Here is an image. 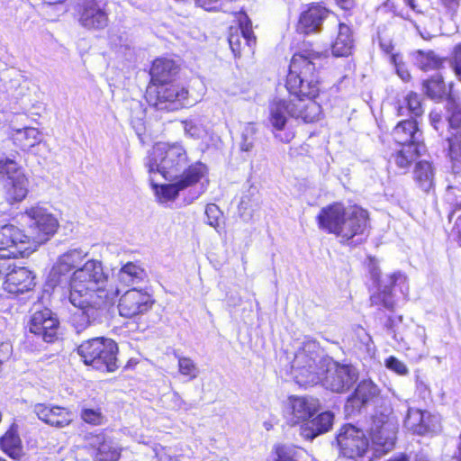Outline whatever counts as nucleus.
I'll return each mask as SVG.
<instances>
[{
  "instance_id": "79ce46f5",
  "label": "nucleus",
  "mask_w": 461,
  "mask_h": 461,
  "mask_svg": "<svg viewBox=\"0 0 461 461\" xmlns=\"http://www.w3.org/2000/svg\"><path fill=\"white\" fill-rule=\"evenodd\" d=\"M415 64L422 70L438 68L441 65V59L431 50H416L413 53Z\"/></svg>"
},
{
  "instance_id": "49530a36",
  "label": "nucleus",
  "mask_w": 461,
  "mask_h": 461,
  "mask_svg": "<svg viewBox=\"0 0 461 461\" xmlns=\"http://www.w3.org/2000/svg\"><path fill=\"white\" fill-rule=\"evenodd\" d=\"M452 207L448 215L449 222L453 224L450 235L461 245V206Z\"/></svg>"
},
{
  "instance_id": "f704fd0d",
  "label": "nucleus",
  "mask_w": 461,
  "mask_h": 461,
  "mask_svg": "<svg viewBox=\"0 0 461 461\" xmlns=\"http://www.w3.org/2000/svg\"><path fill=\"white\" fill-rule=\"evenodd\" d=\"M98 442L95 461H117L121 456L120 448L116 443L106 439L104 436L96 437Z\"/></svg>"
},
{
  "instance_id": "e2e57ef3",
  "label": "nucleus",
  "mask_w": 461,
  "mask_h": 461,
  "mask_svg": "<svg viewBox=\"0 0 461 461\" xmlns=\"http://www.w3.org/2000/svg\"><path fill=\"white\" fill-rule=\"evenodd\" d=\"M415 461H430L427 455L424 453H419L416 455Z\"/></svg>"
},
{
  "instance_id": "7ed1b4c3",
  "label": "nucleus",
  "mask_w": 461,
  "mask_h": 461,
  "mask_svg": "<svg viewBox=\"0 0 461 461\" xmlns=\"http://www.w3.org/2000/svg\"><path fill=\"white\" fill-rule=\"evenodd\" d=\"M315 53H295L290 62L285 86L294 102L304 109L309 101L315 102L320 93V79L314 60Z\"/></svg>"
},
{
  "instance_id": "2eb2a0df",
  "label": "nucleus",
  "mask_w": 461,
  "mask_h": 461,
  "mask_svg": "<svg viewBox=\"0 0 461 461\" xmlns=\"http://www.w3.org/2000/svg\"><path fill=\"white\" fill-rule=\"evenodd\" d=\"M447 152L453 180L447 188L445 198L451 206H461V131L447 139Z\"/></svg>"
},
{
  "instance_id": "680f3d73",
  "label": "nucleus",
  "mask_w": 461,
  "mask_h": 461,
  "mask_svg": "<svg viewBox=\"0 0 461 461\" xmlns=\"http://www.w3.org/2000/svg\"><path fill=\"white\" fill-rule=\"evenodd\" d=\"M386 461H410V457L405 453H400V454L393 456Z\"/></svg>"
},
{
  "instance_id": "72a5a7b5",
  "label": "nucleus",
  "mask_w": 461,
  "mask_h": 461,
  "mask_svg": "<svg viewBox=\"0 0 461 461\" xmlns=\"http://www.w3.org/2000/svg\"><path fill=\"white\" fill-rule=\"evenodd\" d=\"M146 277V271L140 265L132 262L123 265L117 274L119 283L126 286L139 285Z\"/></svg>"
},
{
  "instance_id": "a878e982",
  "label": "nucleus",
  "mask_w": 461,
  "mask_h": 461,
  "mask_svg": "<svg viewBox=\"0 0 461 461\" xmlns=\"http://www.w3.org/2000/svg\"><path fill=\"white\" fill-rule=\"evenodd\" d=\"M34 412L43 422L57 428H63L71 423L73 414L66 408L38 403Z\"/></svg>"
},
{
  "instance_id": "5fc2aeb1",
  "label": "nucleus",
  "mask_w": 461,
  "mask_h": 461,
  "mask_svg": "<svg viewBox=\"0 0 461 461\" xmlns=\"http://www.w3.org/2000/svg\"><path fill=\"white\" fill-rule=\"evenodd\" d=\"M14 258L13 257H7L4 253L0 252V277L3 276H6V274L10 272L11 262L10 259Z\"/></svg>"
},
{
  "instance_id": "bb28decb",
  "label": "nucleus",
  "mask_w": 461,
  "mask_h": 461,
  "mask_svg": "<svg viewBox=\"0 0 461 461\" xmlns=\"http://www.w3.org/2000/svg\"><path fill=\"white\" fill-rule=\"evenodd\" d=\"M329 15V11L320 5H312L300 15L297 31L301 33L310 34L321 30L323 21Z\"/></svg>"
},
{
  "instance_id": "2f4dec72",
  "label": "nucleus",
  "mask_w": 461,
  "mask_h": 461,
  "mask_svg": "<svg viewBox=\"0 0 461 461\" xmlns=\"http://www.w3.org/2000/svg\"><path fill=\"white\" fill-rule=\"evenodd\" d=\"M0 447L12 459L19 460L22 458L23 456V447L16 425L13 424L1 437Z\"/></svg>"
},
{
  "instance_id": "393cba45",
  "label": "nucleus",
  "mask_w": 461,
  "mask_h": 461,
  "mask_svg": "<svg viewBox=\"0 0 461 461\" xmlns=\"http://www.w3.org/2000/svg\"><path fill=\"white\" fill-rule=\"evenodd\" d=\"M287 404L289 422L293 425L308 421L319 408L318 400L312 397L290 396Z\"/></svg>"
},
{
  "instance_id": "cd10ccee",
  "label": "nucleus",
  "mask_w": 461,
  "mask_h": 461,
  "mask_svg": "<svg viewBox=\"0 0 461 461\" xmlns=\"http://www.w3.org/2000/svg\"><path fill=\"white\" fill-rule=\"evenodd\" d=\"M334 416L330 411H323L315 418L301 425L300 434L306 439H313L317 436L329 431L333 424Z\"/></svg>"
},
{
  "instance_id": "9d476101",
  "label": "nucleus",
  "mask_w": 461,
  "mask_h": 461,
  "mask_svg": "<svg viewBox=\"0 0 461 461\" xmlns=\"http://www.w3.org/2000/svg\"><path fill=\"white\" fill-rule=\"evenodd\" d=\"M370 275L377 284V292L370 296L372 305L393 310L397 290L403 299H407L410 287L405 274L397 271L382 276L379 267L373 264L370 267Z\"/></svg>"
},
{
  "instance_id": "09e8293b",
  "label": "nucleus",
  "mask_w": 461,
  "mask_h": 461,
  "mask_svg": "<svg viewBox=\"0 0 461 461\" xmlns=\"http://www.w3.org/2000/svg\"><path fill=\"white\" fill-rule=\"evenodd\" d=\"M205 215L207 218V224L213 227L218 232L219 220L221 217L222 213L220 208L215 203H209L205 208Z\"/></svg>"
},
{
  "instance_id": "ea45409f",
  "label": "nucleus",
  "mask_w": 461,
  "mask_h": 461,
  "mask_svg": "<svg viewBox=\"0 0 461 461\" xmlns=\"http://www.w3.org/2000/svg\"><path fill=\"white\" fill-rule=\"evenodd\" d=\"M185 136L194 140H203L207 135V128L201 117H191L182 122Z\"/></svg>"
},
{
  "instance_id": "13d9d810",
  "label": "nucleus",
  "mask_w": 461,
  "mask_h": 461,
  "mask_svg": "<svg viewBox=\"0 0 461 461\" xmlns=\"http://www.w3.org/2000/svg\"><path fill=\"white\" fill-rule=\"evenodd\" d=\"M255 127L252 124H248L245 126L242 132V139H248L253 140V135L255 134Z\"/></svg>"
},
{
  "instance_id": "e433bc0d",
  "label": "nucleus",
  "mask_w": 461,
  "mask_h": 461,
  "mask_svg": "<svg viewBox=\"0 0 461 461\" xmlns=\"http://www.w3.org/2000/svg\"><path fill=\"white\" fill-rule=\"evenodd\" d=\"M423 145H406L402 146L395 154L392 156V160L395 165L402 169H406L411 164V162L420 154L423 150Z\"/></svg>"
},
{
  "instance_id": "c756f323",
  "label": "nucleus",
  "mask_w": 461,
  "mask_h": 461,
  "mask_svg": "<svg viewBox=\"0 0 461 461\" xmlns=\"http://www.w3.org/2000/svg\"><path fill=\"white\" fill-rule=\"evenodd\" d=\"M393 136L395 141L402 146L423 145L420 141L421 132H420L417 122L414 120H404L394 127Z\"/></svg>"
},
{
  "instance_id": "dca6fc26",
  "label": "nucleus",
  "mask_w": 461,
  "mask_h": 461,
  "mask_svg": "<svg viewBox=\"0 0 461 461\" xmlns=\"http://www.w3.org/2000/svg\"><path fill=\"white\" fill-rule=\"evenodd\" d=\"M337 443L340 454L350 459L363 457L369 450V441L364 431L351 424L341 428Z\"/></svg>"
},
{
  "instance_id": "bf43d9fd",
  "label": "nucleus",
  "mask_w": 461,
  "mask_h": 461,
  "mask_svg": "<svg viewBox=\"0 0 461 461\" xmlns=\"http://www.w3.org/2000/svg\"><path fill=\"white\" fill-rule=\"evenodd\" d=\"M338 5L344 10H350L354 7L356 0H335Z\"/></svg>"
},
{
  "instance_id": "4be33fe9",
  "label": "nucleus",
  "mask_w": 461,
  "mask_h": 461,
  "mask_svg": "<svg viewBox=\"0 0 461 461\" xmlns=\"http://www.w3.org/2000/svg\"><path fill=\"white\" fill-rule=\"evenodd\" d=\"M240 27L230 29L229 36V44L235 57L240 56L245 48L249 52L256 44V37L251 28V22L245 14H241L239 17Z\"/></svg>"
},
{
  "instance_id": "412c9836",
  "label": "nucleus",
  "mask_w": 461,
  "mask_h": 461,
  "mask_svg": "<svg viewBox=\"0 0 461 461\" xmlns=\"http://www.w3.org/2000/svg\"><path fill=\"white\" fill-rule=\"evenodd\" d=\"M59 322L50 309L35 312L29 322V331L45 342H53L58 334Z\"/></svg>"
},
{
  "instance_id": "774afa93",
  "label": "nucleus",
  "mask_w": 461,
  "mask_h": 461,
  "mask_svg": "<svg viewBox=\"0 0 461 461\" xmlns=\"http://www.w3.org/2000/svg\"><path fill=\"white\" fill-rule=\"evenodd\" d=\"M459 439H460V442H459L458 447H457V457L461 461V433H460Z\"/></svg>"
},
{
  "instance_id": "f03ea898",
  "label": "nucleus",
  "mask_w": 461,
  "mask_h": 461,
  "mask_svg": "<svg viewBox=\"0 0 461 461\" xmlns=\"http://www.w3.org/2000/svg\"><path fill=\"white\" fill-rule=\"evenodd\" d=\"M108 276L97 259H88L74 270L69 280V302L82 311V323H77V332L101 321L119 295L118 288H107Z\"/></svg>"
},
{
  "instance_id": "f3484780",
  "label": "nucleus",
  "mask_w": 461,
  "mask_h": 461,
  "mask_svg": "<svg viewBox=\"0 0 461 461\" xmlns=\"http://www.w3.org/2000/svg\"><path fill=\"white\" fill-rule=\"evenodd\" d=\"M106 4L102 0H78L79 24L88 30H102L108 25Z\"/></svg>"
},
{
  "instance_id": "a19ab883",
  "label": "nucleus",
  "mask_w": 461,
  "mask_h": 461,
  "mask_svg": "<svg viewBox=\"0 0 461 461\" xmlns=\"http://www.w3.org/2000/svg\"><path fill=\"white\" fill-rule=\"evenodd\" d=\"M177 359L178 373L185 378L186 381L196 379L200 374L199 367L196 363L190 357L180 356L175 353Z\"/></svg>"
},
{
  "instance_id": "b1692460",
  "label": "nucleus",
  "mask_w": 461,
  "mask_h": 461,
  "mask_svg": "<svg viewBox=\"0 0 461 461\" xmlns=\"http://www.w3.org/2000/svg\"><path fill=\"white\" fill-rule=\"evenodd\" d=\"M379 394L377 385L370 379L361 381L354 393L349 396L345 404V411L348 415H354L358 412L362 407L374 402Z\"/></svg>"
},
{
  "instance_id": "9b49d317",
  "label": "nucleus",
  "mask_w": 461,
  "mask_h": 461,
  "mask_svg": "<svg viewBox=\"0 0 461 461\" xmlns=\"http://www.w3.org/2000/svg\"><path fill=\"white\" fill-rule=\"evenodd\" d=\"M117 352V344L113 339L103 337L86 340L77 348V353L86 365L108 372L118 367Z\"/></svg>"
},
{
  "instance_id": "338daca9",
  "label": "nucleus",
  "mask_w": 461,
  "mask_h": 461,
  "mask_svg": "<svg viewBox=\"0 0 461 461\" xmlns=\"http://www.w3.org/2000/svg\"><path fill=\"white\" fill-rule=\"evenodd\" d=\"M403 2L408 5L413 11H417L416 5L414 4V0H403Z\"/></svg>"
},
{
  "instance_id": "4c0bfd02",
  "label": "nucleus",
  "mask_w": 461,
  "mask_h": 461,
  "mask_svg": "<svg viewBox=\"0 0 461 461\" xmlns=\"http://www.w3.org/2000/svg\"><path fill=\"white\" fill-rule=\"evenodd\" d=\"M397 113L399 116L411 115V117H418L423 113L421 101L416 93H409L402 103L397 107Z\"/></svg>"
},
{
  "instance_id": "a18cd8bd",
  "label": "nucleus",
  "mask_w": 461,
  "mask_h": 461,
  "mask_svg": "<svg viewBox=\"0 0 461 461\" xmlns=\"http://www.w3.org/2000/svg\"><path fill=\"white\" fill-rule=\"evenodd\" d=\"M163 402L166 406V408L173 411H179V410H189V406L186 403V402L180 396V394L173 391L170 393L165 394L163 396Z\"/></svg>"
},
{
  "instance_id": "20e7f679",
  "label": "nucleus",
  "mask_w": 461,
  "mask_h": 461,
  "mask_svg": "<svg viewBox=\"0 0 461 461\" xmlns=\"http://www.w3.org/2000/svg\"><path fill=\"white\" fill-rule=\"evenodd\" d=\"M321 229L333 233L344 240L362 235L368 228V212L357 205L345 208L335 203L322 208L318 215Z\"/></svg>"
},
{
  "instance_id": "473e14b6",
  "label": "nucleus",
  "mask_w": 461,
  "mask_h": 461,
  "mask_svg": "<svg viewBox=\"0 0 461 461\" xmlns=\"http://www.w3.org/2000/svg\"><path fill=\"white\" fill-rule=\"evenodd\" d=\"M353 46L351 29L347 24L340 23L338 35L331 46L332 54L336 57H347L351 54Z\"/></svg>"
},
{
  "instance_id": "4468645a",
  "label": "nucleus",
  "mask_w": 461,
  "mask_h": 461,
  "mask_svg": "<svg viewBox=\"0 0 461 461\" xmlns=\"http://www.w3.org/2000/svg\"><path fill=\"white\" fill-rule=\"evenodd\" d=\"M36 250L32 240L14 224L0 227V252L7 257L25 258Z\"/></svg>"
},
{
  "instance_id": "6e6d98bb",
  "label": "nucleus",
  "mask_w": 461,
  "mask_h": 461,
  "mask_svg": "<svg viewBox=\"0 0 461 461\" xmlns=\"http://www.w3.org/2000/svg\"><path fill=\"white\" fill-rule=\"evenodd\" d=\"M397 55H392L391 57L392 62H393L395 65L397 74L403 81H409L411 78L410 73L407 70L403 69V68L397 63Z\"/></svg>"
},
{
  "instance_id": "5701e85b",
  "label": "nucleus",
  "mask_w": 461,
  "mask_h": 461,
  "mask_svg": "<svg viewBox=\"0 0 461 461\" xmlns=\"http://www.w3.org/2000/svg\"><path fill=\"white\" fill-rule=\"evenodd\" d=\"M34 276L26 267H14L6 274L2 285L3 293L0 296L8 297L30 291L34 286Z\"/></svg>"
},
{
  "instance_id": "69168bd1",
  "label": "nucleus",
  "mask_w": 461,
  "mask_h": 461,
  "mask_svg": "<svg viewBox=\"0 0 461 461\" xmlns=\"http://www.w3.org/2000/svg\"><path fill=\"white\" fill-rule=\"evenodd\" d=\"M294 138V134L289 132L285 133L284 138H281V140L284 142H289Z\"/></svg>"
},
{
  "instance_id": "052dcab7",
  "label": "nucleus",
  "mask_w": 461,
  "mask_h": 461,
  "mask_svg": "<svg viewBox=\"0 0 461 461\" xmlns=\"http://www.w3.org/2000/svg\"><path fill=\"white\" fill-rule=\"evenodd\" d=\"M253 147V140L248 139H242V142L240 143V149L242 151H249Z\"/></svg>"
},
{
  "instance_id": "58836bf2",
  "label": "nucleus",
  "mask_w": 461,
  "mask_h": 461,
  "mask_svg": "<svg viewBox=\"0 0 461 461\" xmlns=\"http://www.w3.org/2000/svg\"><path fill=\"white\" fill-rule=\"evenodd\" d=\"M447 111L448 114V127L455 131L450 133L447 138V140L449 137H452L461 131V102L454 98L452 95H449L447 99Z\"/></svg>"
},
{
  "instance_id": "603ef678",
  "label": "nucleus",
  "mask_w": 461,
  "mask_h": 461,
  "mask_svg": "<svg viewBox=\"0 0 461 461\" xmlns=\"http://www.w3.org/2000/svg\"><path fill=\"white\" fill-rule=\"evenodd\" d=\"M451 65L456 77L461 81V43L454 48Z\"/></svg>"
},
{
  "instance_id": "39448f33",
  "label": "nucleus",
  "mask_w": 461,
  "mask_h": 461,
  "mask_svg": "<svg viewBox=\"0 0 461 461\" xmlns=\"http://www.w3.org/2000/svg\"><path fill=\"white\" fill-rule=\"evenodd\" d=\"M196 164H189L185 148L180 144L158 143L149 153L147 167L150 175H160L165 179L180 178Z\"/></svg>"
},
{
  "instance_id": "ddd939ff",
  "label": "nucleus",
  "mask_w": 461,
  "mask_h": 461,
  "mask_svg": "<svg viewBox=\"0 0 461 461\" xmlns=\"http://www.w3.org/2000/svg\"><path fill=\"white\" fill-rule=\"evenodd\" d=\"M22 215L27 219L28 226L34 234L32 243L36 248L47 242L58 230V219L40 203L26 207Z\"/></svg>"
},
{
  "instance_id": "c03bdc74",
  "label": "nucleus",
  "mask_w": 461,
  "mask_h": 461,
  "mask_svg": "<svg viewBox=\"0 0 461 461\" xmlns=\"http://www.w3.org/2000/svg\"><path fill=\"white\" fill-rule=\"evenodd\" d=\"M276 459L275 461H299L301 449L293 446L278 445L275 448Z\"/></svg>"
},
{
  "instance_id": "aec40b11",
  "label": "nucleus",
  "mask_w": 461,
  "mask_h": 461,
  "mask_svg": "<svg viewBox=\"0 0 461 461\" xmlns=\"http://www.w3.org/2000/svg\"><path fill=\"white\" fill-rule=\"evenodd\" d=\"M403 427L413 434L426 435L438 431L440 420L438 416L427 411L409 408L403 420Z\"/></svg>"
},
{
  "instance_id": "a211bd4d",
  "label": "nucleus",
  "mask_w": 461,
  "mask_h": 461,
  "mask_svg": "<svg viewBox=\"0 0 461 461\" xmlns=\"http://www.w3.org/2000/svg\"><path fill=\"white\" fill-rule=\"evenodd\" d=\"M87 255L88 252L81 248L68 249L60 255L49 274L47 285L55 289L71 270L80 267Z\"/></svg>"
},
{
  "instance_id": "f257e3e1",
  "label": "nucleus",
  "mask_w": 461,
  "mask_h": 461,
  "mask_svg": "<svg viewBox=\"0 0 461 461\" xmlns=\"http://www.w3.org/2000/svg\"><path fill=\"white\" fill-rule=\"evenodd\" d=\"M291 374L301 386L321 384L337 393H347L358 379L354 366L340 364L330 357H321L319 344L310 339H305L295 352Z\"/></svg>"
},
{
  "instance_id": "864d4df0",
  "label": "nucleus",
  "mask_w": 461,
  "mask_h": 461,
  "mask_svg": "<svg viewBox=\"0 0 461 461\" xmlns=\"http://www.w3.org/2000/svg\"><path fill=\"white\" fill-rule=\"evenodd\" d=\"M429 122L431 126L437 131H442L445 126V120L442 117V114L437 111H431L429 113Z\"/></svg>"
},
{
  "instance_id": "6e6552de",
  "label": "nucleus",
  "mask_w": 461,
  "mask_h": 461,
  "mask_svg": "<svg viewBox=\"0 0 461 461\" xmlns=\"http://www.w3.org/2000/svg\"><path fill=\"white\" fill-rule=\"evenodd\" d=\"M268 121L276 131H283L289 118L302 119L312 122L320 118L321 108L317 102L309 101L304 109L293 99L274 98L269 104Z\"/></svg>"
},
{
  "instance_id": "0e129e2a",
  "label": "nucleus",
  "mask_w": 461,
  "mask_h": 461,
  "mask_svg": "<svg viewBox=\"0 0 461 461\" xmlns=\"http://www.w3.org/2000/svg\"><path fill=\"white\" fill-rule=\"evenodd\" d=\"M380 46L381 48L386 52V53H390L391 50H393V46L391 43H383L381 42L380 43Z\"/></svg>"
},
{
  "instance_id": "c9c22d12",
  "label": "nucleus",
  "mask_w": 461,
  "mask_h": 461,
  "mask_svg": "<svg viewBox=\"0 0 461 461\" xmlns=\"http://www.w3.org/2000/svg\"><path fill=\"white\" fill-rule=\"evenodd\" d=\"M414 179L425 192L429 191L434 184V169L429 161H419L414 169Z\"/></svg>"
},
{
  "instance_id": "1a4fd4ad",
  "label": "nucleus",
  "mask_w": 461,
  "mask_h": 461,
  "mask_svg": "<svg viewBox=\"0 0 461 461\" xmlns=\"http://www.w3.org/2000/svg\"><path fill=\"white\" fill-rule=\"evenodd\" d=\"M146 99L158 110L174 111L193 106L201 99V95H194L185 87L171 81L158 86H149Z\"/></svg>"
},
{
  "instance_id": "f8f14e48",
  "label": "nucleus",
  "mask_w": 461,
  "mask_h": 461,
  "mask_svg": "<svg viewBox=\"0 0 461 461\" xmlns=\"http://www.w3.org/2000/svg\"><path fill=\"white\" fill-rule=\"evenodd\" d=\"M0 174L5 176L2 181V194L8 204L20 203L29 192V179L23 168L12 158L0 159Z\"/></svg>"
},
{
  "instance_id": "37998d69",
  "label": "nucleus",
  "mask_w": 461,
  "mask_h": 461,
  "mask_svg": "<svg viewBox=\"0 0 461 461\" xmlns=\"http://www.w3.org/2000/svg\"><path fill=\"white\" fill-rule=\"evenodd\" d=\"M423 87L428 97L436 101L441 100L447 95L446 86L439 75L424 81Z\"/></svg>"
},
{
  "instance_id": "4d7b16f0",
  "label": "nucleus",
  "mask_w": 461,
  "mask_h": 461,
  "mask_svg": "<svg viewBox=\"0 0 461 461\" xmlns=\"http://www.w3.org/2000/svg\"><path fill=\"white\" fill-rule=\"evenodd\" d=\"M12 354V345L8 342H4L0 345V363L5 359L9 358Z\"/></svg>"
},
{
  "instance_id": "6ab92c4d",
  "label": "nucleus",
  "mask_w": 461,
  "mask_h": 461,
  "mask_svg": "<svg viewBox=\"0 0 461 461\" xmlns=\"http://www.w3.org/2000/svg\"><path fill=\"white\" fill-rule=\"evenodd\" d=\"M153 303L154 300L147 291L131 288L121 296L118 310L121 316L132 318L148 312Z\"/></svg>"
},
{
  "instance_id": "423d86ee",
  "label": "nucleus",
  "mask_w": 461,
  "mask_h": 461,
  "mask_svg": "<svg viewBox=\"0 0 461 461\" xmlns=\"http://www.w3.org/2000/svg\"><path fill=\"white\" fill-rule=\"evenodd\" d=\"M208 168L204 164H196L194 167L184 174L180 178L176 177L168 179L171 183L165 185H156L155 176L151 175L150 181L156 191L158 200L160 203H167L174 200L179 194L186 188L191 187L190 194L186 199L188 203L198 199L207 189Z\"/></svg>"
},
{
  "instance_id": "de8ad7c7",
  "label": "nucleus",
  "mask_w": 461,
  "mask_h": 461,
  "mask_svg": "<svg viewBox=\"0 0 461 461\" xmlns=\"http://www.w3.org/2000/svg\"><path fill=\"white\" fill-rule=\"evenodd\" d=\"M82 420L91 425H101L104 422V417L99 408H84L81 411Z\"/></svg>"
},
{
  "instance_id": "8fccbe9b",
  "label": "nucleus",
  "mask_w": 461,
  "mask_h": 461,
  "mask_svg": "<svg viewBox=\"0 0 461 461\" xmlns=\"http://www.w3.org/2000/svg\"><path fill=\"white\" fill-rule=\"evenodd\" d=\"M384 366L387 369L399 375H407L409 374L407 366L393 356H391L384 360Z\"/></svg>"
},
{
  "instance_id": "3c124183",
  "label": "nucleus",
  "mask_w": 461,
  "mask_h": 461,
  "mask_svg": "<svg viewBox=\"0 0 461 461\" xmlns=\"http://www.w3.org/2000/svg\"><path fill=\"white\" fill-rule=\"evenodd\" d=\"M154 456L157 461H174V451L171 447H166L159 444L152 447Z\"/></svg>"
},
{
  "instance_id": "c85d7f7f",
  "label": "nucleus",
  "mask_w": 461,
  "mask_h": 461,
  "mask_svg": "<svg viewBox=\"0 0 461 461\" xmlns=\"http://www.w3.org/2000/svg\"><path fill=\"white\" fill-rule=\"evenodd\" d=\"M13 143L23 151L30 150L42 140L41 132L34 127L15 129L11 127L8 132Z\"/></svg>"
},
{
  "instance_id": "0eeeda50",
  "label": "nucleus",
  "mask_w": 461,
  "mask_h": 461,
  "mask_svg": "<svg viewBox=\"0 0 461 461\" xmlns=\"http://www.w3.org/2000/svg\"><path fill=\"white\" fill-rule=\"evenodd\" d=\"M398 420L391 404L384 402L375 408L371 418L369 434L375 451L384 454L392 450L396 442Z\"/></svg>"
},
{
  "instance_id": "7c9ffc66",
  "label": "nucleus",
  "mask_w": 461,
  "mask_h": 461,
  "mask_svg": "<svg viewBox=\"0 0 461 461\" xmlns=\"http://www.w3.org/2000/svg\"><path fill=\"white\" fill-rule=\"evenodd\" d=\"M178 67L171 59H157L150 68L151 85L158 86L171 82L172 77L177 73Z\"/></svg>"
}]
</instances>
